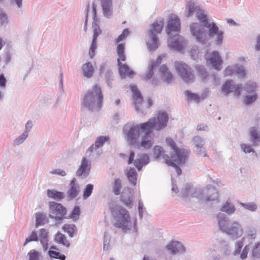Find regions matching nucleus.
Returning a JSON list of instances; mask_svg holds the SVG:
<instances>
[{"mask_svg":"<svg viewBox=\"0 0 260 260\" xmlns=\"http://www.w3.org/2000/svg\"><path fill=\"white\" fill-rule=\"evenodd\" d=\"M154 143V135L144 134L142 137L140 146L145 149L151 148Z\"/></svg>","mask_w":260,"mask_h":260,"instance_id":"obj_28","label":"nucleus"},{"mask_svg":"<svg viewBox=\"0 0 260 260\" xmlns=\"http://www.w3.org/2000/svg\"><path fill=\"white\" fill-rule=\"evenodd\" d=\"M164 25V19L160 18L155 21L151 25V28L148 30L150 42H147L148 49L153 52L159 47V42L157 35L161 33Z\"/></svg>","mask_w":260,"mask_h":260,"instance_id":"obj_4","label":"nucleus"},{"mask_svg":"<svg viewBox=\"0 0 260 260\" xmlns=\"http://www.w3.org/2000/svg\"><path fill=\"white\" fill-rule=\"evenodd\" d=\"M167 250H169L172 254L178 253H184L185 248L182 244L177 241H172L166 246Z\"/></svg>","mask_w":260,"mask_h":260,"instance_id":"obj_22","label":"nucleus"},{"mask_svg":"<svg viewBox=\"0 0 260 260\" xmlns=\"http://www.w3.org/2000/svg\"><path fill=\"white\" fill-rule=\"evenodd\" d=\"M45 216L41 213H37L36 214V227L37 228L40 225L44 224V221L45 220Z\"/></svg>","mask_w":260,"mask_h":260,"instance_id":"obj_58","label":"nucleus"},{"mask_svg":"<svg viewBox=\"0 0 260 260\" xmlns=\"http://www.w3.org/2000/svg\"><path fill=\"white\" fill-rule=\"evenodd\" d=\"M174 64L179 77L184 83L188 84L194 81V74L189 66L177 61L174 62Z\"/></svg>","mask_w":260,"mask_h":260,"instance_id":"obj_8","label":"nucleus"},{"mask_svg":"<svg viewBox=\"0 0 260 260\" xmlns=\"http://www.w3.org/2000/svg\"><path fill=\"white\" fill-rule=\"evenodd\" d=\"M243 239H241V240H239L235 243V248L234 251L233 252V254L234 255L240 254L241 251V249L243 246Z\"/></svg>","mask_w":260,"mask_h":260,"instance_id":"obj_63","label":"nucleus"},{"mask_svg":"<svg viewBox=\"0 0 260 260\" xmlns=\"http://www.w3.org/2000/svg\"><path fill=\"white\" fill-rule=\"evenodd\" d=\"M90 170V165L86 157L82 159L81 165L76 172V175L85 178L89 175Z\"/></svg>","mask_w":260,"mask_h":260,"instance_id":"obj_20","label":"nucleus"},{"mask_svg":"<svg viewBox=\"0 0 260 260\" xmlns=\"http://www.w3.org/2000/svg\"><path fill=\"white\" fill-rule=\"evenodd\" d=\"M187 9H188V14L187 15V17L192 15L195 11L197 12L199 11V9H200L199 6H195L194 3L191 2L187 3Z\"/></svg>","mask_w":260,"mask_h":260,"instance_id":"obj_52","label":"nucleus"},{"mask_svg":"<svg viewBox=\"0 0 260 260\" xmlns=\"http://www.w3.org/2000/svg\"><path fill=\"white\" fill-rule=\"evenodd\" d=\"M245 233L249 239L254 240L256 236V230L254 226L248 225L245 228Z\"/></svg>","mask_w":260,"mask_h":260,"instance_id":"obj_44","label":"nucleus"},{"mask_svg":"<svg viewBox=\"0 0 260 260\" xmlns=\"http://www.w3.org/2000/svg\"><path fill=\"white\" fill-rule=\"evenodd\" d=\"M97 48V41L92 40V42L89 48V55L91 59H92L95 55V51Z\"/></svg>","mask_w":260,"mask_h":260,"instance_id":"obj_59","label":"nucleus"},{"mask_svg":"<svg viewBox=\"0 0 260 260\" xmlns=\"http://www.w3.org/2000/svg\"><path fill=\"white\" fill-rule=\"evenodd\" d=\"M103 95L101 88L98 85L88 90L82 98V108L90 112L100 111L102 106Z\"/></svg>","mask_w":260,"mask_h":260,"instance_id":"obj_1","label":"nucleus"},{"mask_svg":"<svg viewBox=\"0 0 260 260\" xmlns=\"http://www.w3.org/2000/svg\"><path fill=\"white\" fill-rule=\"evenodd\" d=\"M174 154L172 155L171 158L173 162L182 166L185 164L188 159V157L190 154V151L188 149L178 148L175 151Z\"/></svg>","mask_w":260,"mask_h":260,"instance_id":"obj_13","label":"nucleus"},{"mask_svg":"<svg viewBox=\"0 0 260 260\" xmlns=\"http://www.w3.org/2000/svg\"><path fill=\"white\" fill-rule=\"evenodd\" d=\"M138 158L135 159L134 166L140 171L142 168L150 162V158L148 154L142 153L138 155Z\"/></svg>","mask_w":260,"mask_h":260,"instance_id":"obj_25","label":"nucleus"},{"mask_svg":"<svg viewBox=\"0 0 260 260\" xmlns=\"http://www.w3.org/2000/svg\"><path fill=\"white\" fill-rule=\"evenodd\" d=\"M28 136V135L23 132L20 136L14 140V145L17 146L22 144L27 138Z\"/></svg>","mask_w":260,"mask_h":260,"instance_id":"obj_60","label":"nucleus"},{"mask_svg":"<svg viewBox=\"0 0 260 260\" xmlns=\"http://www.w3.org/2000/svg\"><path fill=\"white\" fill-rule=\"evenodd\" d=\"M94 186L92 184H87L83 191V199L84 200L87 199L92 194Z\"/></svg>","mask_w":260,"mask_h":260,"instance_id":"obj_47","label":"nucleus"},{"mask_svg":"<svg viewBox=\"0 0 260 260\" xmlns=\"http://www.w3.org/2000/svg\"><path fill=\"white\" fill-rule=\"evenodd\" d=\"M240 205L244 208L245 209L249 210L252 212L255 211L257 209V206L256 204L253 202L248 203H240Z\"/></svg>","mask_w":260,"mask_h":260,"instance_id":"obj_56","label":"nucleus"},{"mask_svg":"<svg viewBox=\"0 0 260 260\" xmlns=\"http://www.w3.org/2000/svg\"><path fill=\"white\" fill-rule=\"evenodd\" d=\"M123 132L125 135L126 141L129 145L135 146L137 144L141 132L137 124H125L123 127Z\"/></svg>","mask_w":260,"mask_h":260,"instance_id":"obj_9","label":"nucleus"},{"mask_svg":"<svg viewBox=\"0 0 260 260\" xmlns=\"http://www.w3.org/2000/svg\"><path fill=\"white\" fill-rule=\"evenodd\" d=\"M235 85L233 80L228 79L222 84L221 90L225 95H228L233 91Z\"/></svg>","mask_w":260,"mask_h":260,"instance_id":"obj_34","label":"nucleus"},{"mask_svg":"<svg viewBox=\"0 0 260 260\" xmlns=\"http://www.w3.org/2000/svg\"><path fill=\"white\" fill-rule=\"evenodd\" d=\"M80 213L81 211L79 206H76L73 208L69 216L67 218L68 219H72L73 221H76L79 218Z\"/></svg>","mask_w":260,"mask_h":260,"instance_id":"obj_50","label":"nucleus"},{"mask_svg":"<svg viewBox=\"0 0 260 260\" xmlns=\"http://www.w3.org/2000/svg\"><path fill=\"white\" fill-rule=\"evenodd\" d=\"M49 233L45 229H41L39 232V240L42 246L43 249L46 251L48 249L49 245Z\"/></svg>","mask_w":260,"mask_h":260,"instance_id":"obj_26","label":"nucleus"},{"mask_svg":"<svg viewBox=\"0 0 260 260\" xmlns=\"http://www.w3.org/2000/svg\"><path fill=\"white\" fill-rule=\"evenodd\" d=\"M28 256V260H41L42 254L41 252L35 249L30 250L27 254Z\"/></svg>","mask_w":260,"mask_h":260,"instance_id":"obj_45","label":"nucleus"},{"mask_svg":"<svg viewBox=\"0 0 260 260\" xmlns=\"http://www.w3.org/2000/svg\"><path fill=\"white\" fill-rule=\"evenodd\" d=\"M258 98L256 93H254L250 95H246L244 97L243 103L246 105H250L256 101Z\"/></svg>","mask_w":260,"mask_h":260,"instance_id":"obj_46","label":"nucleus"},{"mask_svg":"<svg viewBox=\"0 0 260 260\" xmlns=\"http://www.w3.org/2000/svg\"><path fill=\"white\" fill-rule=\"evenodd\" d=\"M256 88V83L249 81L244 84V86L243 87V89L247 93L253 94L255 93Z\"/></svg>","mask_w":260,"mask_h":260,"instance_id":"obj_39","label":"nucleus"},{"mask_svg":"<svg viewBox=\"0 0 260 260\" xmlns=\"http://www.w3.org/2000/svg\"><path fill=\"white\" fill-rule=\"evenodd\" d=\"M217 220L219 230L233 239H237L242 236L243 229L238 221L229 219L222 213L217 215Z\"/></svg>","mask_w":260,"mask_h":260,"instance_id":"obj_2","label":"nucleus"},{"mask_svg":"<svg viewBox=\"0 0 260 260\" xmlns=\"http://www.w3.org/2000/svg\"><path fill=\"white\" fill-rule=\"evenodd\" d=\"M195 69L202 80H205L208 78L209 74L204 66L197 64L195 66Z\"/></svg>","mask_w":260,"mask_h":260,"instance_id":"obj_43","label":"nucleus"},{"mask_svg":"<svg viewBox=\"0 0 260 260\" xmlns=\"http://www.w3.org/2000/svg\"><path fill=\"white\" fill-rule=\"evenodd\" d=\"M99 74L104 78L108 87L111 89L113 87V81L114 80L115 76L112 70L107 66L106 63L104 62L100 64Z\"/></svg>","mask_w":260,"mask_h":260,"instance_id":"obj_11","label":"nucleus"},{"mask_svg":"<svg viewBox=\"0 0 260 260\" xmlns=\"http://www.w3.org/2000/svg\"><path fill=\"white\" fill-rule=\"evenodd\" d=\"M131 90L133 92V100L135 105V110L138 113L145 114L146 112L143 110L142 103L143 102V97L136 85L131 84L130 85Z\"/></svg>","mask_w":260,"mask_h":260,"instance_id":"obj_10","label":"nucleus"},{"mask_svg":"<svg viewBox=\"0 0 260 260\" xmlns=\"http://www.w3.org/2000/svg\"><path fill=\"white\" fill-rule=\"evenodd\" d=\"M125 174L129 183L135 186L138 175L136 169L134 168H130L125 171Z\"/></svg>","mask_w":260,"mask_h":260,"instance_id":"obj_29","label":"nucleus"},{"mask_svg":"<svg viewBox=\"0 0 260 260\" xmlns=\"http://www.w3.org/2000/svg\"><path fill=\"white\" fill-rule=\"evenodd\" d=\"M235 73L239 75L241 77H244L246 76V71L242 66L238 64L234 65Z\"/></svg>","mask_w":260,"mask_h":260,"instance_id":"obj_55","label":"nucleus"},{"mask_svg":"<svg viewBox=\"0 0 260 260\" xmlns=\"http://www.w3.org/2000/svg\"><path fill=\"white\" fill-rule=\"evenodd\" d=\"M166 164L174 168L178 175H180L182 174V170L179 167L180 165L177 164L175 162H173L171 159L167 160Z\"/></svg>","mask_w":260,"mask_h":260,"instance_id":"obj_62","label":"nucleus"},{"mask_svg":"<svg viewBox=\"0 0 260 260\" xmlns=\"http://www.w3.org/2000/svg\"><path fill=\"white\" fill-rule=\"evenodd\" d=\"M211 67L215 70L219 71L221 69V66L223 63L219 53L217 51H213L210 57L207 59Z\"/></svg>","mask_w":260,"mask_h":260,"instance_id":"obj_17","label":"nucleus"},{"mask_svg":"<svg viewBox=\"0 0 260 260\" xmlns=\"http://www.w3.org/2000/svg\"><path fill=\"white\" fill-rule=\"evenodd\" d=\"M206 189L207 190V193L206 196H205L202 188L194 187L192 198H197L202 202L218 201L219 193L215 186L212 185H207Z\"/></svg>","mask_w":260,"mask_h":260,"instance_id":"obj_6","label":"nucleus"},{"mask_svg":"<svg viewBox=\"0 0 260 260\" xmlns=\"http://www.w3.org/2000/svg\"><path fill=\"white\" fill-rule=\"evenodd\" d=\"M48 254L51 258H56L60 260H65L66 258V256L64 254L54 250H49Z\"/></svg>","mask_w":260,"mask_h":260,"instance_id":"obj_48","label":"nucleus"},{"mask_svg":"<svg viewBox=\"0 0 260 260\" xmlns=\"http://www.w3.org/2000/svg\"><path fill=\"white\" fill-rule=\"evenodd\" d=\"M39 241V237L36 231H32L31 234L25 239L23 246H25L28 243L31 241L37 242Z\"/></svg>","mask_w":260,"mask_h":260,"instance_id":"obj_54","label":"nucleus"},{"mask_svg":"<svg viewBox=\"0 0 260 260\" xmlns=\"http://www.w3.org/2000/svg\"><path fill=\"white\" fill-rule=\"evenodd\" d=\"M131 192L129 191L128 194L123 192L121 196V201L127 207L131 208L133 205V198Z\"/></svg>","mask_w":260,"mask_h":260,"instance_id":"obj_38","label":"nucleus"},{"mask_svg":"<svg viewBox=\"0 0 260 260\" xmlns=\"http://www.w3.org/2000/svg\"><path fill=\"white\" fill-rule=\"evenodd\" d=\"M182 39L179 35L171 36L169 41L170 47L177 51H181L183 49Z\"/></svg>","mask_w":260,"mask_h":260,"instance_id":"obj_23","label":"nucleus"},{"mask_svg":"<svg viewBox=\"0 0 260 260\" xmlns=\"http://www.w3.org/2000/svg\"><path fill=\"white\" fill-rule=\"evenodd\" d=\"M185 94L187 97L188 101L193 100L197 103H199L201 101V97L198 94L193 93L189 90H185Z\"/></svg>","mask_w":260,"mask_h":260,"instance_id":"obj_49","label":"nucleus"},{"mask_svg":"<svg viewBox=\"0 0 260 260\" xmlns=\"http://www.w3.org/2000/svg\"><path fill=\"white\" fill-rule=\"evenodd\" d=\"M153 152L155 159H158L160 157H162L165 160L166 163L167 160L170 159L169 155L165 154L164 149L161 146L158 145L155 146L153 148Z\"/></svg>","mask_w":260,"mask_h":260,"instance_id":"obj_37","label":"nucleus"},{"mask_svg":"<svg viewBox=\"0 0 260 260\" xmlns=\"http://www.w3.org/2000/svg\"><path fill=\"white\" fill-rule=\"evenodd\" d=\"M155 65L153 64H149L148 66V70L147 74L145 75V76L144 78V79L147 81L149 80H150L153 76L154 74V70L155 69Z\"/></svg>","mask_w":260,"mask_h":260,"instance_id":"obj_53","label":"nucleus"},{"mask_svg":"<svg viewBox=\"0 0 260 260\" xmlns=\"http://www.w3.org/2000/svg\"><path fill=\"white\" fill-rule=\"evenodd\" d=\"M54 240L56 242L61 244L67 247H69L71 245L70 243L67 240L66 236L59 232L55 235Z\"/></svg>","mask_w":260,"mask_h":260,"instance_id":"obj_42","label":"nucleus"},{"mask_svg":"<svg viewBox=\"0 0 260 260\" xmlns=\"http://www.w3.org/2000/svg\"><path fill=\"white\" fill-rule=\"evenodd\" d=\"M96 7V4L94 2H93L92 4V9L93 15L92 28L93 35L92 40L97 41L98 36L102 34V30L99 26L100 21L99 18L97 17Z\"/></svg>","mask_w":260,"mask_h":260,"instance_id":"obj_16","label":"nucleus"},{"mask_svg":"<svg viewBox=\"0 0 260 260\" xmlns=\"http://www.w3.org/2000/svg\"><path fill=\"white\" fill-rule=\"evenodd\" d=\"M122 188V182L119 178H115L112 183V192L115 195L118 196L120 194Z\"/></svg>","mask_w":260,"mask_h":260,"instance_id":"obj_41","label":"nucleus"},{"mask_svg":"<svg viewBox=\"0 0 260 260\" xmlns=\"http://www.w3.org/2000/svg\"><path fill=\"white\" fill-rule=\"evenodd\" d=\"M129 32L128 28H124L122 33L116 39V43H119L124 40L129 35Z\"/></svg>","mask_w":260,"mask_h":260,"instance_id":"obj_61","label":"nucleus"},{"mask_svg":"<svg viewBox=\"0 0 260 260\" xmlns=\"http://www.w3.org/2000/svg\"><path fill=\"white\" fill-rule=\"evenodd\" d=\"M62 230L71 238L75 237L77 234V228L73 223L64 224L62 227Z\"/></svg>","mask_w":260,"mask_h":260,"instance_id":"obj_36","label":"nucleus"},{"mask_svg":"<svg viewBox=\"0 0 260 260\" xmlns=\"http://www.w3.org/2000/svg\"><path fill=\"white\" fill-rule=\"evenodd\" d=\"M220 211L226 213L228 215H232L236 211V208L233 204H232L230 199H228L221 206Z\"/></svg>","mask_w":260,"mask_h":260,"instance_id":"obj_32","label":"nucleus"},{"mask_svg":"<svg viewBox=\"0 0 260 260\" xmlns=\"http://www.w3.org/2000/svg\"><path fill=\"white\" fill-rule=\"evenodd\" d=\"M48 204L50 218L54 219L58 224L61 223L63 219H68L66 216L67 209L61 204L54 201H50Z\"/></svg>","mask_w":260,"mask_h":260,"instance_id":"obj_7","label":"nucleus"},{"mask_svg":"<svg viewBox=\"0 0 260 260\" xmlns=\"http://www.w3.org/2000/svg\"><path fill=\"white\" fill-rule=\"evenodd\" d=\"M76 181V178H74L70 182V188L67 192L69 201L74 199L79 193V186Z\"/></svg>","mask_w":260,"mask_h":260,"instance_id":"obj_24","label":"nucleus"},{"mask_svg":"<svg viewBox=\"0 0 260 260\" xmlns=\"http://www.w3.org/2000/svg\"><path fill=\"white\" fill-rule=\"evenodd\" d=\"M47 194L49 198L52 199L58 202L61 201L65 198L64 192L54 189H48Z\"/></svg>","mask_w":260,"mask_h":260,"instance_id":"obj_33","label":"nucleus"},{"mask_svg":"<svg viewBox=\"0 0 260 260\" xmlns=\"http://www.w3.org/2000/svg\"><path fill=\"white\" fill-rule=\"evenodd\" d=\"M156 119V131H160L167 126L169 120L168 113L166 111L159 112Z\"/></svg>","mask_w":260,"mask_h":260,"instance_id":"obj_21","label":"nucleus"},{"mask_svg":"<svg viewBox=\"0 0 260 260\" xmlns=\"http://www.w3.org/2000/svg\"><path fill=\"white\" fill-rule=\"evenodd\" d=\"M82 70L83 76L87 78L92 77L94 69L90 62H87L82 65Z\"/></svg>","mask_w":260,"mask_h":260,"instance_id":"obj_35","label":"nucleus"},{"mask_svg":"<svg viewBox=\"0 0 260 260\" xmlns=\"http://www.w3.org/2000/svg\"><path fill=\"white\" fill-rule=\"evenodd\" d=\"M9 23L8 15L3 10L0 11V25L6 27Z\"/></svg>","mask_w":260,"mask_h":260,"instance_id":"obj_51","label":"nucleus"},{"mask_svg":"<svg viewBox=\"0 0 260 260\" xmlns=\"http://www.w3.org/2000/svg\"><path fill=\"white\" fill-rule=\"evenodd\" d=\"M110 137L108 136H101L98 137L95 141L94 144H92L86 150V153L88 152H92L94 150H96L101 147L107 143H110Z\"/></svg>","mask_w":260,"mask_h":260,"instance_id":"obj_19","label":"nucleus"},{"mask_svg":"<svg viewBox=\"0 0 260 260\" xmlns=\"http://www.w3.org/2000/svg\"><path fill=\"white\" fill-rule=\"evenodd\" d=\"M197 16L200 21L202 23V26L198 23H191L190 25V32L197 42L204 45L207 43V34L203 27L209 22L207 15L201 9H199L197 12Z\"/></svg>","mask_w":260,"mask_h":260,"instance_id":"obj_3","label":"nucleus"},{"mask_svg":"<svg viewBox=\"0 0 260 260\" xmlns=\"http://www.w3.org/2000/svg\"><path fill=\"white\" fill-rule=\"evenodd\" d=\"M241 148L242 150L243 151V152H245V153L253 152L255 153V156L257 155L256 153L250 145L245 144H241Z\"/></svg>","mask_w":260,"mask_h":260,"instance_id":"obj_64","label":"nucleus"},{"mask_svg":"<svg viewBox=\"0 0 260 260\" xmlns=\"http://www.w3.org/2000/svg\"><path fill=\"white\" fill-rule=\"evenodd\" d=\"M192 142L196 148V153L203 156H208L206 152V149L204 147L205 140L203 138L199 136H196L192 139Z\"/></svg>","mask_w":260,"mask_h":260,"instance_id":"obj_18","label":"nucleus"},{"mask_svg":"<svg viewBox=\"0 0 260 260\" xmlns=\"http://www.w3.org/2000/svg\"><path fill=\"white\" fill-rule=\"evenodd\" d=\"M204 27L209 28L208 36L210 38L214 37L215 35L220 31L218 27L214 22H209Z\"/></svg>","mask_w":260,"mask_h":260,"instance_id":"obj_40","label":"nucleus"},{"mask_svg":"<svg viewBox=\"0 0 260 260\" xmlns=\"http://www.w3.org/2000/svg\"><path fill=\"white\" fill-rule=\"evenodd\" d=\"M194 186L191 183H186L180 191V195L183 198H192Z\"/></svg>","mask_w":260,"mask_h":260,"instance_id":"obj_31","label":"nucleus"},{"mask_svg":"<svg viewBox=\"0 0 260 260\" xmlns=\"http://www.w3.org/2000/svg\"><path fill=\"white\" fill-rule=\"evenodd\" d=\"M256 122L257 126H260V117L256 118ZM249 134L250 141L252 145L256 146L260 143V129L258 126H252L249 128Z\"/></svg>","mask_w":260,"mask_h":260,"instance_id":"obj_15","label":"nucleus"},{"mask_svg":"<svg viewBox=\"0 0 260 260\" xmlns=\"http://www.w3.org/2000/svg\"><path fill=\"white\" fill-rule=\"evenodd\" d=\"M119 73L121 78H124L126 76L132 78L135 74L134 71L132 70L129 66L126 64H123L121 62H118Z\"/></svg>","mask_w":260,"mask_h":260,"instance_id":"obj_27","label":"nucleus"},{"mask_svg":"<svg viewBox=\"0 0 260 260\" xmlns=\"http://www.w3.org/2000/svg\"><path fill=\"white\" fill-rule=\"evenodd\" d=\"M251 254L253 258H260V241L255 244L252 250Z\"/></svg>","mask_w":260,"mask_h":260,"instance_id":"obj_57","label":"nucleus"},{"mask_svg":"<svg viewBox=\"0 0 260 260\" xmlns=\"http://www.w3.org/2000/svg\"><path fill=\"white\" fill-rule=\"evenodd\" d=\"M110 211L116 221L114 226L122 229L123 231L129 229L127 224L131 221V217L127 210L120 206H116L113 208H111Z\"/></svg>","mask_w":260,"mask_h":260,"instance_id":"obj_5","label":"nucleus"},{"mask_svg":"<svg viewBox=\"0 0 260 260\" xmlns=\"http://www.w3.org/2000/svg\"><path fill=\"white\" fill-rule=\"evenodd\" d=\"M159 70L164 80L167 83H170L173 80V77L171 72L169 71L167 66L166 64H162L160 67Z\"/></svg>","mask_w":260,"mask_h":260,"instance_id":"obj_30","label":"nucleus"},{"mask_svg":"<svg viewBox=\"0 0 260 260\" xmlns=\"http://www.w3.org/2000/svg\"><path fill=\"white\" fill-rule=\"evenodd\" d=\"M156 117H152L145 122L138 124L141 133L147 135H153V131L156 130Z\"/></svg>","mask_w":260,"mask_h":260,"instance_id":"obj_14","label":"nucleus"},{"mask_svg":"<svg viewBox=\"0 0 260 260\" xmlns=\"http://www.w3.org/2000/svg\"><path fill=\"white\" fill-rule=\"evenodd\" d=\"M181 28L180 18L175 14H172L169 17L166 26V32L170 37L172 35V32H178Z\"/></svg>","mask_w":260,"mask_h":260,"instance_id":"obj_12","label":"nucleus"}]
</instances>
